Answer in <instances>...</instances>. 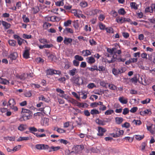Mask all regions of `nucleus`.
I'll list each match as a JSON object with an SVG mask.
<instances>
[{
    "label": "nucleus",
    "mask_w": 155,
    "mask_h": 155,
    "mask_svg": "<svg viewBox=\"0 0 155 155\" xmlns=\"http://www.w3.org/2000/svg\"><path fill=\"white\" fill-rule=\"evenodd\" d=\"M61 148V147L59 146H51V149L52 151H55L59 150Z\"/></svg>",
    "instance_id": "c03bdc74"
},
{
    "label": "nucleus",
    "mask_w": 155,
    "mask_h": 155,
    "mask_svg": "<svg viewBox=\"0 0 155 155\" xmlns=\"http://www.w3.org/2000/svg\"><path fill=\"white\" fill-rule=\"evenodd\" d=\"M83 148V146L81 145H77L74 147V150L76 151V152H78L82 150Z\"/></svg>",
    "instance_id": "aec40b11"
},
{
    "label": "nucleus",
    "mask_w": 155,
    "mask_h": 155,
    "mask_svg": "<svg viewBox=\"0 0 155 155\" xmlns=\"http://www.w3.org/2000/svg\"><path fill=\"white\" fill-rule=\"evenodd\" d=\"M24 39H23L21 38L20 39L17 40V42L18 45H19L21 46L23 43H24Z\"/></svg>",
    "instance_id": "bf43d9fd"
},
{
    "label": "nucleus",
    "mask_w": 155,
    "mask_h": 155,
    "mask_svg": "<svg viewBox=\"0 0 155 155\" xmlns=\"http://www.w3.org/2000/svg\"><path fill=\"white\" fill-rule=\"evenodd\" d=\"M56 131L60 134H62L66 132V130L60 128H57Z\"/></svg>",
    "instance_id": "09e8293b"
},
{
    "label": "nucleus",
    "mask_w": 155,
    "mask_h": 155,
    "mask_svg": "<svg viewBox=\"0 0 155 155\" xmlns=\"http://www.w3.org/2000/svg\"><path fill=\"white\" fill-rule=\"evenodd\" d=\"M21 113L22 114V118H23V120L26 121L30 119L32 112L29 110L22 108Z\"/></svg>",
    "instance_id": "f257e3e1"
},
{
    "label": "nucleus",
    "mask_w": 155,
    "mask_h": 155,
    "mask_svg": "<svg viewBox=\"0 0 155 155\" xmlns=\"http://www.w3.org/2000/svg\"><path fill=\"white\" fill-rule=\"evenodd\" d=\"M77 69L75 68H74L70 70L69 72V74L71 76H74L76 73H77Z\"/></svg>",
    "instance_id": "b1692460"
},
{
    "label": "nucleus",
    "mask_w": 155,
    "mask_h": 155,
    "mask_svg": "<svg viewBox=\"0 0 155 155\" xmlns=\"http://www.w3.org/2000/svg\"><path fill=\"white\" fill-rule=\"evenodd\" d=\"M39 42L43 44H47L48 42L46 39L45 38H40L39 39Z\"/></svg>",
    "instance_id": "58836bf2"
},
{
    "label": "nucleus",
    "mask_w": 155,
    "mask_h": 155,
    "mask_svg": "<svg viewBox=\"0 0 155 155\" xmlns=\"http://www.w3.org/2000/svg\"><path fill=\"white\" fill-rule=\"evenodd\" d=\"M31 93L30 91H28L25 92V95L27 97H30L31 96Z\"/></svg>",
    "instance_id": "052dcab7"
},
{
    "label": "nucleus",
    "mask_w": 155,
    "mask_h": 155,
    "mask_svg": "<svg viewBox=\"0 0 155 155\" xmlns=\"http://www.w3.org/2000/svg\"><path fill=\"white\" fill-rule=\"evenodd\" d=\"M114 110H108L105 112V114L106 115H109L111 114L114 112Z\"/></svg>",
    "instance_id": "8fccbe9b"
},
{
    "label": "nucleus",
    "mask_w": 155,
    "mask_h": 155,
    "mask_svg": "<svg viewBox=\"0 0 155 155\" xmlns=\"http://www.w3.org/2000/svg\"><path fill=\"white\" fill-rule=\"evenodd\" d=\"M58 141H59L60 143H63L65 145H66L67 144H70V142L67 141V140H64L63 139H60L58 140Z\"/></svg>",
    "instance_id": "c85d7f7f"
},
{
    "label": "nucleus",
    "mask_w": 155,
    "mask_h": 155,
    "mask_svg": "<svg viewBox=\"0 0 155 155\" xmlns=\"http://www.w3.org/2000/svg\"><path fill=\"white\" fill-rule=\"evenodd\" d=\"M48 58L49 59L51 60V61L53 60L54 59H55L56 58V56L54 55L53 54H50L48 56Z\"/></svg>",
    "instance_id": "774afa93"
},
{
    "label": "nucleus",
    "mask_w": 155,
    "mask_h": 155,
    "mask_svg": "<svg viewBox=\"0 0 155 155\" xmlns=\"http://www.w3.org/2000/svg\"><path fill=\"white\" fill-rule=\"evenodd\" d=\"M89 69L92 71H94L95 70L97 71V65H95L93 66V67L89 68Z\"/></svg>",
    "instance_id": "0e129e2a"
},
{
    "label": "nucleus",
    "mask_w": 155,
    "mask_h": 155,
    "mask_svg": "<svg viewBox=\"0 0 155 155\" xmlns=\"http://www.w3.org/2000/svg\"><path fill=\"white\" fill-rule=\"evenodd\" d=\"M47 75H52L53 74H57L60 75L61 74V72L60 71H57L51 69H49L47 70L46 71Z\"/></svg>",
    "instance_id": "7ed1b4c3"
},
{
    "label": "nucleus",
    "mask_w": 155,
    "mask_h": 155,
    "mask_svg": "<svg viewBox=\"0 0 155 155\" xmlns=\"http://www.w3.org/2000/svg\"><path fill=\"white\" fill-rule=\"evenodd\" d=\"M27 128V125L26 124H21L18 127V130L21 131H23L25 130Z\"/></svg>",
    "instance_id": "6ab92c4d"
},
{
    "label": "nucleus",
    "mask_w": 155,
    "mask_h": 155,
    "mask_svg": "<svg viewBox=\"0 0 155 155\" xmlns=\"http://www.w3.org/2000/svg\"><path fill=\"white\" fill-rule=\"evenodd\" d=\"M106 131V130L105 128L99 127H98V133L97 134L98 136H102Z\"/></svg>",
    "instance_id": "6e6552de"
},
{
    "label": "nucleus",
    "mask_w": 155,
    "mask_h": 155,
    "mask_svg": "<svg viewBox=\"0 0 155 155\" xmlns=\"http://www.w3.org/2000/svg\"><path fill=\"white\" fill-rule=\"evenodd\" d=\"M72 40V39L71 38L65 37L64 38L63 42L65 44L68 45L71 43Z\"/></svg>",
    "instance_id": "a211bd4d"
},
{
    "label": "nucleus",
    "mask_w": 155,
    "mask_h": 155,
    "mask_svg": "<svg viewBox=\"0 0 155 155\" xmlns=\"http://www.w3.org/2000/svg\"><path fill=\"white\" fill-rule=\"evenodd\" d=\"M130 124L127 122H125L124 124L122 125V126L123 127H125L126 128H128L130 127Z\"/></svg>",
    "instance_id": "864d4df0"
},
{
    "label": "nucleus",
    "mask_w": 155,
    "mask_h": 155,
    "mask_svg": "<svg viewBox=\"0 0 155 155\" xmlns=\"http://www.w3.org/2000/svg\"><path fill=\"white\" fill-rule=\"evenodd\" d=\"M96 87V86L93 83L89 84L87 86V87L89 89H92L94 87Z\"/></svg>",
    "instance_id": "603ef678"
},
{
    "label": "nucleus",
    "mask_w": 155,
    "mask_h": 155,
    "mask_svg": "<svg viewBox=\"0 0 155 155\" xmlns=\"http://www.w3.org/2000/svg\"><path fill=\"white\" fill-rule=\"evenodd\" d=\"M118 12L119 14L121 15H124L126 14V12L123 8H121L118 10Z\"/></svg>",
    "instance_id": "f704fd0d"
},
{
    "label": "nucleus",
    "mask_w": 155,
    "mask_h": 155,
    "mask_svg": "<svg viewBox=\"0 0 155 155\" xmlns=\"http://www.w3.org/2000/svg\"><path fill=\"white\" fill-rule=\"evenodd\" d=\"M91 114H99V111L98 110L96 109L92 110L91 111Z\"/></svg>",
    "instance_id": "5fc2aeb1"
},
{
    "label": "nucleus",
    "mask_w": 155,
    "mask_h": 155,
    "mask_svg": "<svg viewBox=\"0 0 155 155\" xmlns=\"http://www.w3.org/2000/svg\"><path fill=\"white\" fill-rule=\"evenodd\" d=\"M86 59L87 62L90 64H92L95 62L94 58L92 56L87 58Z\"/></svg>",
    "instance_id": "2eb2a0df"
},
{
    "label": "nucleus",
    "mask_w": 155,
    "mask_h": 155,
    "mask_svg": "<svg viewBox=\"0 0 155 155\" xmlns=\"http://www.w3.org/2000/svg\"><path fill=\"white\" fill-rule=\"evenodd\" d=\"M8 42L9 45L12 47L15 46L16 44V41L13 40H9L8 41Z\"/></svg>",
    "instance_id": "a878e982"
},
{
    "label": "nucleus",
    "mask_w": 155,
    "mask_h": 155,
    "mask_svg": "<svg viewBox=\"0 0 155 155\" xmlns=\"http://www.w3.org/2000/svg\"><path fill=\"white\" fill-rule=\"evenodd\" d=\"M134 136V137H135V139H136L137 140H139L143 139L144 136V135H135Z\"/></svg>",
    "instance_id": "c9c22d12"
},
{
    "label": "nucleus",
    "mask_w": 155,
    "mask_h": 155,
    "mask_svg": "<svg viewBox=\"0 0 155 155\" xmlns=\"http://www.w3.org/2000/svg\"><path fill=\"white\" fill-rule=\"evenodd\" d=\"M22 18L24 21L25 23H28L29 21V19L28 18L26 17L25 15H24L22 16Z\"/></svg>",
    "instance_id": "a18cd8bd"
},
{
    "label": "nucleus",
    "mask_w": 155,
    "mask_h": 155,
    "mask_svg": "<svg viewBox=\"0 0 155 155\" xmlns=\"http://www.w3.org/2000/svg\"><path fill=\"white\" fill-rule=\"evenodd\" d=\"M116 21L118 23L122 24L124 23V18L121 17L120 18H116Z\"/></svg>",
    "instance_id": "7c9ffc66"
},
{
    "label": "nucleus",
    "mask_w": 155,
    "mask_h": 155,
    "mask_svg": "<svg viewBox=\"0 0 155 155\" xmlns=\"http://www.w3.org/2000/svg\"><path fill=\"white\" fill-rule=\"evenodd\" d=\"M116 133L117 134L119 137L120 135H123V134L124 131L123 130H120V129L117 128Z\"/></svg>",
    "instance_id": "72a5a7b5"
},
{
    "label": "nucleus",
    "mask_w": 155,
    "mask_h": 155,
    "mask_svg": "<svg viewBox=\"0 0 155 155\" xmlns=\"http://www.w3.org/2000/svg\"><path fill=\"white\" fill-rule=\"evenodd\" d=\"M105 70V68L103 65H100L98 67V68H97V71H104Z\"/></svg>",
    "instance_id": "6e6d98bb"
},
{
    "label": "nucleus",
    "mask_w": 155,
    "mask_h": 155,
    "mask_svg": "<svg viewBox=\"0 0 155 155\" xmlns=\"http://www.w3.org/2000/svg\"><path fill=\"white\" fill-rule=\"evenodd\" d=\"M74 58L76 60L78 61H82L84 60V58L78 55H75Z\"/></svg>",
    "instance_id": "2f4dec72"
},
{
    "label": "nucleus",
    "mask_w": 155,
    "mask_h": 155,
    "mask_svg": "<svg viewBox=\"0 0 155 155\" xmlns=\"http://www.w3.org/2000/svg\"><path fill=\"white\" fill-rule=\"evenodd\" d=\"M46 113V112H38L34 114V117L35 118H39L40 117H42L43 116L44 114H45Z\"/></svg>",
    "instance_id": "9b49d317"
},
{
    "label": "nucleus",
    "mask_w": 155,
    "mask_h": 155,
    "mask_svg": "<svg viewBox=\"0 0 155 155\" xmlns=\"http://www.w3.org/2000/svg\"><path fill=\"white\" fill-rule=\"evenodd\" d=\"M64 1L63 0H62L60 1L57 2L55 3V5L56 6H63L64 5Z\"/></svg>",
    "instance_id": "79ce46f5"
},
{
    "label": "nucleus",
    "mask_w": 155,
    "mask_h": 155,
    "mask_svg": "<svg viewBox=\"0 0 155 155\" xmlns=\"http://www.w3.org/2000/svg\"><path fill=\"white\" fill-rule=\"evenodd\" d=\"M0 83L4 84H7L9 83V81L5 79L0 78Z\"/></svg>",
    "instance_id": "bb28decb"
},
{
    "label": "nucleus",
    "mask_w": 155,
    "mask_h": 155,
    "mask_svg": "<svg viewBox=\"0 0 155 155\" xmlns=\"http://www.w3.org/2000/svg\"><path fill=\"white\" fill-rule=\"evenodd\" d=\"M27 47H26L25 48V49L24 51V52L23 54V56L24 58L28 59L29 58V49H28L27 48Z\"/></svg>",
    "instance_id": "9d476101"
},
{
    "label": "nucleus",
    "mask_w": 155,
    "mask_h": 155,
    "mask_svg": "<svg viewBox=\"0 0 155 155\" xmlns=\"http://www.w3.org/2000/svg\"><path fill=\"white\" fill-rule=\"evenodd\" d=\"M33 13L35 14L37 13L40 10L38 6H35L33 8Z\"/></svg>",
    "instance_id": "49530a36"
},
{
    "label": "nucleus",
    "mask_w": 155,
    "mask_h": 155,
    "mask_svg": "<svg viewBox=\"0 0 155 155\" xmlns=\"http://www.w3.org/2000/svg\"><path fill=\"white\" fill-rule=\"evenodd\" d=\"M22 37L25 39H29L32 38V36L30 35H27L25 34H24L22 35Z\"/></svg>",
    "instance_id": "37998d69"
},
{
    "label": "nucleus",
    "mask_w": 155,
    "mask_h": 155,
    "mask_svg": "<svg viewBox=\"0 0 155 155\" xmlns=\"http://www.w3.org/2000/svg\"><path fill=\"white\" fill-rule=\"evenodd\" d=\"M18 57V54L16 52H13L11 53L8 56V58H10L12 60H15Z\"/></svg>",
    "instance_id": "f8f14e48"
},
{
    "label": "nucleus",
    "mask_w": 155,
    "mask_h": 155,
    "mask_svg": "<svg viewBox=\"0 0 155 155\" xmlns=\"http://www.w3.org/2000/svg\"><path fill=\"white\" fill-rule=\"evenodd\" d=\"M80 5L82 7L85 8L87 6V3L85 1H82L80 3Z\"/></svg>",
    "instance_id": "a19ab883"
},
{
    "label": "nucleus",
    "mask_w": 155,
    "mask_h": 155,
    "mask_svg": "<svg viewBox=\"0 0 155 155\" xmlns=\"http://www.w3.org/2000/svg\"><path fill=\"white\" fill-rule=\"evenodd\" d=\"M124 71H123L122 68L121 69H118V68H113L112 70V72L113 74L116 76L117 75H118L121 74L122 73H123Z\"/></svg>",
    "instance_id": "39448f33"
},
{
    "label": "nucleus",
    "mask_w": 155,
    "mask_h": 155,
    "mask_svg": "<svg viewBox=\"0 0 155 155\" xmlns=\"http://www.w3.org/2000/svg\"><path fill=\"white\" fill-rule=\"evenodd\" d=\"M145 12H150L151 13H153V9L151 8V6L150 7H147L145 9Z\"/></svg>",
    "instance_id": "ea45409f"
},
{
    "label": "nucleus",
    "mask_w": 155,
    "mask_h": 155,
    "mask_svg": "<svg viewBox=\"0 0 155 155\" xmlns=\"http://www.w3.org/2000/svg\"><path fill=\"white\" fill-rule=\"evenodd\" d=\"M21 147V146L20 145H18L16 147H15L13 149V152H15L19 150Z\"/></svg>",
    "instance_id": "13d9d810"
},
{
    "label": "nucleus",
    "mask_w": 155,
    "mask_h": 155,
    "mask_svg": "<svg viewBox=\"0 0 155 155\" xmlns=\"http://www.w3.org/2000/svg\"><path fill=\"white\" fill-rule=\"evenodd\" d=\"M29 137H19L17 140V141H21L23 140H29Z\"/></svg>",
    "instance_id": "393cba45"
},
{
    "label": "nucleus",
    "mask_w": 155,
    "mask_h": 155,
    "mask_svg": "<svg viewBox=\"0 0 155 155\" xmlns=\"http://www.w3.org/2000/svg\"><path fill=\"white\" fill-rule=\"evenodd\" d=\"M30 132L33 134L34 132H37V129L36 128L34 127H30L29 128Z\"/></svg>",
    "instance_id": "e433bc0d"
},
{
    "label": "nucleus",
    "mask_w": 155,
    "mask_h": 155,
    "mask_svg": "<svg viewBox=\"0 0 155 155\" xmlns=\"http://www.w3.org/2000/svg\"><path fill=\"white\" fill-rule=\"evenodd\" d=\"M119 101L122 104H127L128 102V99L123 97H120L118 99Z\"/></svg>",
    "instance_id": "4468645a"
},
{
    "label": "nucleus",
    "mask_w": 155,
    "mask_h": 155,
    "mask_svg": "<svg viewBox=\"0 0 155 155\" xmlns=\"http://www.w3.org/2000/svg\"><path fill=\"white\" fill-rule=\"evenodd\" d=\"M91 52L89 50H85V54H84L83 56L84 57L87 56L91 54Z\"/></svg>",
    "instance_id": "e2e57ef3"
},
{
    "label": "nucleus",
    "mask_w": 155,
    "mask_h": 155,
    "mask_svg": "<svg viewBox=\"0 0 155 155\" xmlns=\"http://www.w3.org/2000/svg\"><path fill=\"white\" fill-rule=\"evenodd\" d=\"M130 5L131 7L135 10H137L138 9V5L136 3L132 2L130 3Z\"/></svg>",
    "instance_id": "cd10ccee"
},
{
    "label": "nucleus",
    "mask_w": 155,
    "mask_h": 155,
    "mask_svg": "<svg viewBox=\"0 0 155 155\" xmlns=\"http://www.w3.org/2000/svg\"><path fill=\"white\" fill-rule=\"evenodd\" d=\"M99 27L101 30H104L105 28V26L102 23H99Z\"/></svg>",
    "instance_id": "69168bd1"
},
{
    "label": "nucleus",
    "mask_w": 155,
    "mask_h": 155,
    "mask_svg": "<svg viewBox=\"0 0 155 155\" xmlns=\"http://www.w3.org/2000/svg\"><path fill=\"white\" fill-rule=\"evenodd\" d=\"M71 80L73 83L79 85L83 84V80H81V82L80 81V77L78 75H76L75 76H74L71 79Z\"/></svg>",
    "instance_id": "f03ea898"
},
{
    "label": "nucleus",
    "mask_w": 155,
    "mask_h": 155,
    "mask_svg": "<svg viewBox=\"0 0 155 155\" xmlns=\"http://www.w3.org/2000/svg\"><path fill=\"white\" fill-rule=\"evenodd\" d=\"M150 99L147 98L145 100L141 101V103L143 104H147L148 103H149L150 102Z\"/></svg>",
    "instance_id": "338daca9"
},
{
    "label": "nucleus",
    "mask_w": 155,
    "mask_h": 155,
    "mask_svg": "<svg viewBox=\"0 0 155 155\" xmlns=\"http://www.w3.org/2000/svg\"><path fill=\"white\" fill-rule=\"evenodd\" d=\"M132 124L135 126H139L142 124V122L140 120L134 119L132 121Z\"/></svg>",
    "instance_id": "dca6fc26"
},
{
    "label": "nucleus",
    "mask_w": 155,
    "mask_h": 155,
    "mask_svg": "<svg viewBox=\"0 0 155 155\" xmlns=\"http://www.w3.org/2000/svg\"><path fill=\"white\" fill-rule=\"evenodd\" d=\"M107 121H103L100 120L99 119H97L96 120V123L100 125H104L105 124V122H108L110 121V119L109 118H107Z\"/></svg>",
    "instance_id": "0eeeda50"
},
{
    "label": "nucleus",
    "mask_w": 155,
    "mask_h": 155,
    "mask_svg": "<svg viewBox=\"0 0 155 155\" xmlns=\"http://www.w3.org/2000/svg\"><path fill=\"white\" fill-rule=\"evenodd\" d=\"M64 32L66 34L68 33L72 34L74 32V31L72 28H66L64 29Z\"/></svg>",
    "instance_id": "5701e85b"
},
{
    "label": "nucleus",
    "mask_w": 155,
    "mask_h": 155,
    "mask_svg": "<svg viewBox=\"0 0 155 155\" xmlns=\"http://www.w3.org/2000/svg\"><path fill=\"white\" fill-rule=\"evenodd\" d=\"M35 147L38 150H46L48 148V146L44 144H37L35 145Z\"/></svg>",
    "instance_id": "423d86ee"
},
{
    "label": "nucleus",
    "mask_w": 155,
    "mask_h": 155,
    "mask_svg": "<svg viewBox=\"0 0 155 155\" xmlns=\"http://www.w3.org/2000/svg\"><path fill=\"white\" fill-rule=\"evenodd\" d=\"M2 24L5 29H6L9 28L11 27V25L9 23L3 21H2Z\"/></svg>",
    "instance_id": "f3484780"
},
{
    "label": "nucleus",
    "mask_w": 155,
    "mask_h": 155,
    "mask_svg": "<svg viewBox=\"0 0 155 155\" xmlns=\"http://www.w3.org/2000/svg\"><path fill=\"white\" fill-rule=\"evenodd\" d=\"M116 123L118 124H120L123 122V119L121 117H116L115 118Z\"/></svg>",
    "instance_id": "412c9836"
},
{
    "label": "nucleus",
    "mask_w": 155,
    "mask_h": 155,
    "mask_svg": "<svg viewBox=\"0 0 155 155\" xmlns=\"http://www.w3.org/2000/svg\"><path fill=\"white\" fill-rule=\"evenodd\" d=\"M108 87L110 90H116L117 89L116 86L113 84H109L108 85Z\"/></svg>",
    "instance_id": "473e14b6"
},
{
    "label": "nucleus",
    "mask_w": 155,
    "mask_h": 155,
    "mask_svg": "<svg viewBox=\"0 0 155 155\" xmlns=\"http://www.w3.org/2000/svg\"><path fill=\"white\" fill-rule=\"evenodd\" d=\"M131 81L134 84H136L137 82V76H134L131 78Z\"/></svg>",
    "instance_id": "4d7b16f0"
},
{
    "label": "nucleus",
    "mask_w": 155,
    "mask_h": 155,
    "mask_svg": "<svg viewBox=\"0 0 155 155\" xmlns=\"http://www.w3.org/2000/svg\"><path fill=\"white\" fill-rule=\"evenodd\" d=\"M101 11L97 9H93L91 10L89 12V14L91 15H93L97 14L98 13H101Z\"/></svg>",
    "instance_id": "ddd939ff"
},
{
    "label": "nucleus",
    "mask_w": 155,
    "mask_h": 155,
    "mask_svg": "<svg viewBox=\"0 0 155 155\" xmlns=\"http://www.w3.org/2000/svg\"><path fill=\"white\" fill-rule=\"evenodd\" d=\"M100 84L101 86L105 87L106 88H107V85L108 84L107 83H106L104 81H101L100 83Z\"/></svg>",
    "instance_id": "de8ad7c7"
},
{
    "label": "nucleus",
    "mask_w": 155,
    "mask_h": 155,
    "mask_svg": "<svg viewBox=\"0 0 155 155\" xmlns=\"http://www.w3.org/2000/svg\"><path fill=\"white\" fill-rule=\"evenodd\" d=\"M106 32L109 33H114V31L113 28L111 27L106 28L105 29Z\"/></svg>",
    "instance_id": "c756f323"
},
{
    "label": "nucleus",
    "mask_w": 155,
    "mask_h": 155,
    "mask_svg": "<svg viewBox=\"0 0 155 155\" xmlns=\"http://www.w3.org/2000/svg\"><path fill=\"white\" fill-rule=\"evenodd\" d=\"M117 56L116 54H113V56H112V58L111 59H110L109 58V56H108V58L107 59V62L109 63H113L117 59Z\"/></svg>",
    "instance_id": "1a4fd4ad"
},
{
    "label": "nucleus",
    "mask_w": 155,
    "mask_h": 155,
    "mask_svg": "<svg viewBox=\"0 0 155 155\" xmlns=\"http://www.w3.org/2000/svg\"><path fill=\"white\" fill-rule=\"evenodd\" d=\"M68 101L69 102H70L74 104H78V102L75 100L73 98H70Z\"/></svg>",
    "instance_id": "4c0bfd02"
},
{
    "label": "nucleus",
    "mask_w": 155,
    "mask_h": 155,
    "mask_svg": "<svg viewBox=\"0 0 155 155\" xmlns=\"http://www.w3.org/2000/svg\"><path fill=\"white\" fill-rule=\"evenodd\" d=\"M8 105L10 107L15 105L16 104L15 100L13 98L10 99L8 101Z\"/></svg>",
    "instance_id": "4be33fe9"
},
{
    "label": "nucleus",
    "mask_w": 155,
    "mask_h": 155,
    "mask_svg": "<svg viewBox=\"0 0 155 155\" xmlns=\"http://www.w3.org/2000/svg\"><path fill=\"white\" fill-rule=\"evenodd\" d=\"M147 130L149 131L152 134H154L155 132V125L150 124L149 125L147 126Z\"/></svg>",
    "instance_id": "20e7f679"
},
{
    "label": "nucleus",
    "mask_w": 155,
    "mask_h": 155,
    "mask_svg": "<svg viewBox=\"0 0 155 155\" xmlns=\"http://www.w3.org/2000/svg\"><path fill=\"white\" fill-rule=\"evenodd\" d=\"M71 20H68L64 23V25L65 27H67L71 25Z\"/></svg>",
    "instance_id": "3c124183"
},
{
    "label": "nucleus",
    "mask_w": 155,
    "mask_h": 155,
    "mask_svg": "<svg viewBox=\"0 0 155 155\" xmlns=\"http://www.w3.org/2000/svg\"><path fill=\"white\" fill-rule=\"evenodd\" d=\"M98 18L100 21H103L105 18V16L104 15L101 14L99 15Z\"/></svg>",
    "instance_id": "680f3d73"
}]
</instances>
